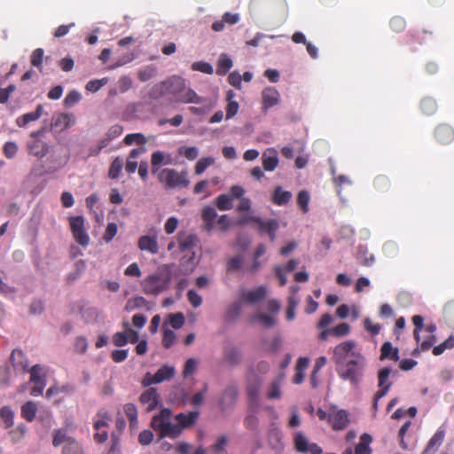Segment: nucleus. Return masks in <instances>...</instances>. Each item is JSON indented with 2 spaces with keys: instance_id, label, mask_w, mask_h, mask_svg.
I'll return each instance as SVG.
<instances>
[{
  "instance_id": "46",
  "label": "nucleus",
  "mask_w": 454,
  "mask_h": 454,
  "mask_svg": "<svg viewBox=\"0 0 454 454\" xmlns=\"http://www.w3.org/2000/svg\"><path fill=\"white\" fill-rule=\"evenodd\" d=\"M178 153L189 160H193L198 157L199 150L195 146H182L178 149Z\"/></svg>"
},
{
  "instance_id": "13",
  "label": "nucleus",
  "mask_w": 454,
  "mask_h": 454,
  "mask_svg": "<svg viewBox=\"0 0 454 454\" xmlns=\"http://www.w3.org/2000/svg\"><path fill=\"white\" fill-rule=\"evenodd\" d=\"M280 94L273 87H266L262 91V110L267 113L268 110L279 103Z\"/></svg>"
},
{
  "instance_id": "22",
  "label": "nucleus",
  "mask_w": 454,
  "mask_h": 454,
  "mask_svg": "<svg viewBox=\"0 0 454 454\" xmlns=\"http://www.w3.org/2000/svg\"><path fill=\"white\" fill-rule=\"evenodd\" d=\"M174 102L176 103H183V104H201L204 102V99L200 97L192 89L185 88L178 96L174 98Z\"/></svg>"
},
{
  "instance_id": "4",
  "label": "nucleus",
  "mask_w": 454,
  "mask_h": 454,
  "mask_svg": "<svg viewBox=\"0 0 454 454\" xmlns=\"http://www.w3.org/2000/svg\"><path fill=\"white\" fill-rule=\"evenodd\" d=\"M177 241L179 252L187 253L180 259V266L184 268L185 274H189L195 269V253L193 248L196 246L198 239L194 234L179 232Z\"/></svg>"
},
{
  "instance_id": "57",
  "label": "nucleus",
  "mask_w": 454,
  "mask_h": 454,
  "mask_svg": "<svg viewBox=\"0 0 454 454\" xmlns=\"http://www.w3.org/2000/svg\"><path fill=\"white\" fill-rule=\"evenodd\" d=\"M176 335L172 330L166 329L163 332V336H162L163 347L166 348H171L176 340Z\"/></svg>"
},
{
  "instance_id": "43",
  "label": "nucleus",
  "mask_w": 454,
  "mask_h": 454,
  "mask_svg": "<svg viewBox=\"0 0 454 454\" xmlns=\"http://www.w3.org/2000/svg\"><path fill=\"white\" fill-rule=\"evenodd\" d=\"M237 395H238V390L235 387L231 386V387H226L223 392V400L221 401L222 409L223 410L225 409L224 400H228L231 404H233L236 401Z\"/></svg>"
},
{
  "instance_id": "36",
  "label": "nucleus",
  "mask_w": 454,
  "mask_h": 454,
  "mask_svg": "<svg viewBox=\"0 0 454 454\" xmlns=\"http://www.w3.org/2000/svg\"><path fill=\"white\" fill-rule=\"evenodd\" d=\"M124 413L129 421L130 427H135L137 424V410L135 404L129 403L123 407Z\"/></svg>"
},
{
  "instance_id": "26",
  "label": "nucleus",
  "mask_w": 454,
  "mask_h": 454,
  "mask_svg": "<svg viewBox=\"0 0 454 454\" xmlns=\"http://www.w3.org/2000/svg\"><path fill=\"white\" fill-rule=\"evenodd\" d=\"M292 199V193L289 191H283L281 186H277L272 193L271 200L275 205H286Z\"/></svg>"
},
{
  "instance_id": "60",
  "label": "nucleus",
  "mask_w": 454,
  "mask_h": 454,
  "mask_svg": "<svg viewBox=\"0 0 454 454\" xmlns=\"http://www.w3.org/2000/svg\"><path fill=\"white\" fill-rule=\"evenodd\" d=\"M117 233V224L115 223H109L106 226L103 239L106 242H110Z\"/></svg>"
},
{
  "instance_id": "64",
  "label": "nucleus",
  "mask_w": 454,
  "mask_h": 454,
  "mask_svg": "<svg viewBox=\"0 0 454 454\" xmlns=\"http://www.w3.org/2000/svg\"><path fill=\"white\" fill-rule=\"evenodd\" d=\"M228 82L238 90H240L242 85V77L237 71L231 72L228 76Z\"/></svg>"
},
{
  "instance_id": "24",
  "label": "nucleus",
  "mask_w": 454,
  "mask_h": 454,
  "mask_svg": "<svg viewBox=\"0 0 454 454\" xmlns=\"http://www.w3.org/2000/svg\"><path fill=\"white\" fill-rule=\"evenodd\" d=\"M43 107L38 105L34 112L27 113L18 117L16 120L17 126L22 128L32 121H37L43 114Z\"/></svg>"
},
{
  "instance_id": "21",
  "label": "nucleus",
  "mask_w": 454,
  "mask_h": 454,
  "mask_svg": "<svg viewBox=\"0 0 454 454\" xmlns=\"http://www.w3.org/2000/svg\"><path fill=\"white\" fill-rule=\"evenodd\" d=\"M262 167L265 171H273L278 165V153L274 148L266 149L262 155Z\"/></svg>"
},
{
  "instance_id": "56",
  "label": "nucleus",
  "mask_w": 454,
  "mask_h": 454,
  "mask_svg": "<svg viewBox=\"0 0 454 454\" xmlns=\"http://www.w3.org/2000/svg\"><path fill=\"white\" fill-rule=\"evenodd\" d=\"M226 445L227 437L225 435H221L218 437L216 442L210 447V450L214 452V454H221L224 451Z\"/></svg>"
},
{
  "instance_id": "50",
  "label": "nucleus",
  "mask_w": 454,
  "mask_h": 454,
  "mask_svg": "<svg viewBox=\"0 0 454 454\" xmlns=\"http://www.w3.org/2000/svg\"><path fill=\"white\" fill-rule=\"evenodd\" d=\"M330 332H331V334L337 336V337L346 336L350 332V326L347 323H341V324L333 327L332 329H330Z\"/></svg>"
},
{
  "instance_id": "35",
  "label": "nucleus",
  "mask_w": 454,
  "mask_h": 454,
  "mask_svg": "<svg viewBox=\"0 0 454 454\" xmlns=\"http://www.w3.org/2000/svg\"><path fill=\"white\" fill-rule=\"evenodd\" d=\"M232 197L228 194H220L215 198V205L219 210H230L233 207Z\"/></svg>"
},
{
  "instance_id": "59",
  "label": "nucleus",
  "mask_w": 454,
  "mask_h": 454,
  "mask_svg": "<svg viewBox=\"0 0 454 454\" xmlns=\"http://www.w3.org/2000/svg\"><path fill=\"white\" fill-rule=\"evenodd\" d=\"M253 320L260 321L265 327H271L275 325L274 317L263 313H258L253 317Z\"/></svg>"
},
{
  "instance_id": "47",
  "label": "nucleus",
  "mask_w": 454,
  "mask_h": 454,
  "mask_svg": "<svg viewBox=\"0 0 454 454\" xmlns=\"http://www.w3.org/2000/svg\"><path fill=\"white\" fill-rule=\"evenodd\" d=\"M309 194L307 191L302 190L299 192L297 196V203L303 211L307 213L309 211Z\"/></svg>"
},
{
  "instance_id": "41",
  "label": "nucleus",
  "mask_w": 454,
  "mask_h": 454,
  "mask_svg": "<svg viewBox=\"0 0 454 454\" xmlns=\"http://www.w3.org/2000/svg\"><path fill=\"white\" fill-rule=\"evenodd\" d=\"M0 417L6 428L13 425L14 412L9 406H4L0 409Z\"/></svg>"
},
{
  "instance_id": "7",
  "label": "nucleus",
  "mask_w": 454,
  "mask_h": 454,
  "mask_svg": "<svg viewBox=\"0 0 454 454\" xmlns=\"http://www.w3.org/2000/svg\"><path fill=\"white\" fill-rule=\"evenodd\" d=\"M46 129L42 128L30 134L31 140L27 143V149L30 154L38 159L43 158L49 153V145L43 140Z\"/></svg>"
},
{
  "instance_id": "27",
  "label": "nucleus",
  "mask_w": 454,
  "mask_h": 454,
  "mask_svg": "<svg viewBox=\"0 0 454 454\" xmlns=\"http://www.w3.org/2000/svg\"><path fill=\"white\" fill-rule=\"evenodd\" d=\"M380 360L390 359L395 362L399 360V350L397 348H394L391 342H384L380 348Z\"/></svg>"
},
{
  "instance_id": "18",
  "label": "nucleus",
  "mask_w": 454,
  "mask_h": 454,
  "mask_svg": "<svg viewBox=\"0 0 454 454\" xmlns=\"http://www.w3.org/2000/svg\"><path fill=\"white\" fill-rule=\"evenodd\" d=\"M266 294L267 288L264 286H260L254 290H244L241 293V300L247 303L254 304L264 299Z\"/></svg>"
},
{
  "instance_id": "17",
  "label": "nucleus",
  "mask_w": 454,
  "mask_h": 454,
  "mask_svg": "<svg viewBox=\"0 0 454 454\" xmlns=\"http://www.w3.org/2000/svg\"><path fill=\"white\" fill-rule=\"evenodd\" d=\"M137 247L141 251L156 254L159 252L158 237L156 234L143 235L137 240Z\"/></svg>"
},
{
  "instance_id": "33",
  "label": "nucleus",
  "mask_w": 454,
  "mask_h": 454,
  "mask_svg": "<svg viewBox=\"0 0 454 454\" xmlns=\"http://www.w3.org/2000/svg\"><path fill=\"white\" fill-rule=\"evenodd\" d=\"M241 355L238 348L234 347L228 348L224 350L223 359L231 365H236L240 362Z\"/></svg>"
},
{
  "instance_id": "53",
  "label": "nucleus",
  "mask_w": 454,
  "mask_h": 454,
  "mask_svg": "<svg viewBox=\"0 0 454 454\" xmlns=\"http://www.w3.org/2000/svg\"><path fill=\"white\" fill-rule=\"evenodd\" d=\"M169 323L174 329H180L184 325V316L183 313L178 312L169 315Z\"/></svg>"
},
{
  "instance_id": "20",
  "label": "nucleus",
  "mask_w": 454,
  "mask_h": 454,
  "mask_svg": "<svg viewBox=\"0 0 454 454\" xmlns=\"http://www.w3.org/2000/svg\"><path fill=\"white\" fill-rule=\"evenodd\" d=\"M391 373L390 368L384 367L378 372V380L380 389L378 392V398L384 397L391 387L392 382L388 380Z\"/></svg>"
},
{
  "instance_id": "40",
  "label": "nucleus",
  "mask_w": 454,
  "mask_h": 454,
  "mask_svg": "<svg viewBox=\"0 0 454 454\" xmlns=\"http://www.w3.org/2000/svg\"><path fill=\"white\" fill-rule=\"evenodd\" d=\"M62 454H84L81 444L75 440H68L63 447Z\"/></svg>"
},
{
  "instance_id": "23",
  "label": "nucleus",
  "mask_w": 454,
  "mask_h": 454,
  "mask_svg": "<svg viewBox=\"0 0 454 454\" xmlns=\"http://www.w3.org/2000/svg\"><path fill=\"white\" fill-rule=\"evenodd\" d=\"M434 137L439 143L446 145L454 139V131L449 125L441 124L435 129Z\"/></svg>"
},
{
  "instance_id": "29",
  "label": "nucleus",
  "mask_w": 454,
  "mask_h": 454,
  "mask_svg": "<svg viewBox=\"0 0 454 454\" xmlns=\"http://www.w3.org/2000/svg\"><path fill=\"white\" fill-rule=\"evenodd\" d=\"M216 210L211 206H206L201 212L202 220L205 223V228L210 231L214 228V221L216 217Z\"/></svg>"
},
{
  "instance_id": "30",
  "label": "nucleus",
  "mask_w": 454,
  "mask_h": 454,
  "mask_svg": "<svg viewBox=\"0 0 454 454\" xmlns=\"http://www.w3.org/2000/svg\"><path fill=\"white\" fill-rule=\"evenodd\" d=\"M372 441V437L369 434H363L360 436L359 442L355 448V454H371L372 449L370 444Z\"/></svg>"
},
{
  "instance_id": "63",
  "label": "nucleus",
  "mask_w": 454,
  "mask_h": 454,
  "mask_svg": "<svg viewBox=\"0 0 454 454\" xmlns=\"http://www.w3.org/2000/svg\"><path fill=\"white\" fill-rule=\"evenodd\" d=\"M80 99H81L80 93L75 90H73L66 96V98L64 99V104L66 106L70 107V106L75 105L76 103H78L80 101Z\"/></svg>"
},
{
  "instance_id": "55",
  "label": "nucleus",
  "mask_w": 454,
  "mask_h": 454,
  "mask_svg": "<svg viewBox=\"0 0 454 454\" xmlns=\"http://www.w3.org/2000/svg\"><path fill=\"white\" fill-rule=\"evenodd\" d=\"M108 82V78L104 77L99 80H92L88 82L86 84V90L90 92H97L98 90H100L101 87L106 85Z\"/></svg>"
},
{
  "instance_id": "1",
  "label": "nucleus",
  "mask_w": 454,
  "mask_h": 454,
  "mask_svg": "<svg viewBox=\"0 0 454 454\" xmlns=\"http://www.w3.org/2000/svg\"><path fill=\"white\" fill-rule=\"evenodd\" d=\"M354 348L353 340L340 343L333 349V360L340 378L357 387L364 378L366 359L361 353L354 351Z\"/></svg>"
},
{
  "instance_id": "39",
  "label": "nucleus",
  "mask_w": 454,
  "mask_h": 454,
  "mask_svg": "<svg viewBox=\"0 0 454 454\" xmlns=\"http://www.w3.org/2000/svg\"><path fill=\"white\" fill-rule=\"evenodd\" d=\"M123 168V160L121 157H116L111 163L108 176L111 179H116L119 177L120 173Z\"/></svg>"
},
{
  "instance_id": "45",
  "label": "nucleus",
  "mask_w": 454,
  "mask_h": 454,
  "mask_svg": "<svg viewBox=\"0 0 454 454\" xmlns=\"http://www.w3.org/2000/svg\"><path fill=\"white\" fill-rule=\"evenodd\" d=\"M373 185L380 192H387L390 187V181L387 176L380 175L375 177Z\"/></svg>"
},
{
  "instance_id": "49",
  "label": "nucleus",
  "mask_w": 454,
  "mask_h": 454,
  "mask_svg": "<svg viewBox=\"0 0 454 454\" xmlns=\"http://www.w3.org/2000/svg\"><path fill=\"white\" fill-rule=\"evenodd\" d=\"M124 143L129 145H132L133 143L144 145L146 143V139L143 134L134 133L127 135L124 138Z\"/></svg>"
},
{
  "instance_id": "61",
  "label": "nucleus",
  "mask_w": 454,
  "mask_h": 454,
  "mask_svg": "<svg viewBox=\"0 0 454 454\" xmlns=\"http://www.w3.org/2000/svg\"><path fill=\"white\" fill-rule=\"evenodd\" d=\"M364 329L372 335L375 336L380 333L381 326L380 324H374L370 318H365L364 321Z\"/></svg>"
},
{
  "instance_id": "15",
  "label": "nucleus",
  "mask_w": 454,
  "mask_h": 454,
  "mask_svg": "<svg viewBox=\"0 0 454 454\" xmlns=\"http://www.w3.org/2000/svg\"><path fill=\"white\" fill-rule=\"evenodd\" d=\"M248 222H254L258 225V229L261 232H276L279 227L278 222L275 219L268 220L264 222L261 217L258 216H250L244 218L239 221V223H245Z\"/></svg>"
},
{
  "instance_id": "10",
  "label": "nucleus",
  "mask_w": 454,
  "mask_h": 454,
  "mask_svg": "<svg viewBox=\"0 0 454 454\" xmlns=\"http://www.w3.org/2000/svg\"><path fill=\"white\" fill-rule=\"evenodd\" d=\"M294 448L298 452L309 454H322V448L315 442H309L307 437L298 432L294 437Z\"/></svg>"
},
{
  "instance_id": "2",
  "label": "nucleus",
  "mask_w": 454,
  "mask_h": 454,
  "mask_svg": "<svg viewBox=\"0 0 454 454\" xmlns=\"http://www.w3.org/2000/svg\"><path fill=\"white\" fill-rule=\"evenodd\" d=\"M171 411L164 408L152 419L151 427L159 433L160 438L168 437L176 439L179 437L184 429L190 428L196 424L200 412L192 411L187 413H178L175 416L176 424L171 422Z\"/></svg>"
},
{
  "instance_id": "16",
  "label": "nucleus",
  "mask_w": 454,
  "mask_h": 454,
  "mask_svg": "<svg viewBox=\"0 0 454 454\" xmlns=\"http://www.w3.org/2000/svg\"><path fill=\"white\" fill-rule=\"evenodd\" d=\"M11 364L15 372L22 373L28 372L29 361L20 349H14L10 357Z\"/></svg>"
},
{
  "instance_id": "25",
  "label": "nucleus",
  "mask_w": 454,
  "mask_h": 454,
  "mask_svg": "<svg viewBox=\"0 0 454 454\" xmlns=\"http://www.w3.org/2000/svg\"><path fill=\"white\" fill-rule=\"evenodd\" d=\"M433 32L427 29L415 30L407 35V43H419L423 44L431 38Z\"/></svg>"
},
{
  "instance_id": "5",
  "label": "nucleus",
  "mask_w": 454,
  "mask_h": 454,
  "mask_svg": "<svg viewBox=\"0 0 454 454\" xmlns=\"http://www.w3.org/2000/svg\"><path fill=\"white\" fill-rule=\"evenodd\" d=\"M185 81L179 76H172L160 83L155 84L150 96L153 98H158L165 94H171L176 98L184 89Z\"/></svg>"
},
{
  "instance_id": "52",
  "label": "nucleus",
  "mask_w": 454,
  "mask_h": 454,
  "mask_svg": "<svg viewBox=\"0 0 454 454\" xmlns=\"http://www.w3.org/2000/svg\"><path fill=\"white\" fill-rule=\"evenodd\" d=\"M405 27V20L400 16H395L390 20V27L395 33L403 31Z\"/></svg>"
},
{
  "instance_id": "32",
  "label": "nucleus",
  "mask_w": 454,
  "mask_h": 454,
  "mask_svg": "<svg viewBox=\"0 0 454 454\" xmlns=\"http://www.w3.org/2000/svg\"><path fill=\"white\" fill-rule=\"evenodd\" d=\"M37 406L35 402H26L20 409L21 417L27 422H32L36 415Z\"/></svg>"
},
{
  "instance_id": "34",
  "label": "nucleus",
  "mask_w": 454,
  "mask_h": 454,
  "mask_svg": "<svg viewBox=\"0 0 454 454\" xmlns=\"http://www.w3.org/2000/svg\"><path fill=\"white\" fill-rule=\"evenodd\" d=\"M231 67L232 60L226 54H221L217 62L216 74L224 75Z\"/></svg>"
},
{
  "instance_id": "28",
  "label": "nucleus",
  "mask_w": 454,
  "mask_h": 454,
  "mask_svg": "<svg viewBox=\"0 0 454 454\" xmlns=\"http://www.w3.org/2000/svg\"><path fill=\"white\" fill-rule=\"evenodd\" d=\"M176 370L174 366L164 364L154 373V376L156 382L159 384L165 380H170L174 378Z\"/></svg>"
},
{
  "instance_id": "3",
  "label": "nucleus",
  "mask_w": 454,
  "mask_h": 454,
  "mask_svg": "<svg viewBox=\"0 0 454 454\" xmlns=\"http://www.w3.org/2000/svg\"><path fill=\"white\" fill-rule=\"evenodd\" d=\"M173 265H163L158 272L147 276L143 283V291L146 294L158 295L167 290L172 279Z\"/></svg>"
},
{
  "instance_id": "6",
  "label": "nucleus",
  "mask_w": 454,
  "mask_h": 454,
  "mask_svg": "<svg viewBox=\"0 0 454 454\" xmlns=\"http://www.w3.org/2000/svg\"><path fill=\"white\" fill-rule=\"evenodd\" d=\"M158 179L167 189L187 187L190 184L185 171L179 173L174 168L160 169L158 172Z\"/></svg>"
},
{
  "instance_id": "19",
  "label": "nucleus",
  "mask_w": 454,
  "mask_h": 454,
  "mask_svg": "<svg viewBox=\"0 0 454 454\" xmlns=\"http://www.w3.org/2000/svg\"><path fill=\"white\" fill-rule=\"evenodd\" d=\"M445 438V430L440 427L429 439L421 454H435Z\"/></svg>"
},
{
  "instance_id": "48",
  "label": "nucleus",
  "mask_w": 454,
  "mask_h": 454,
  "mask_svg": "<svg viewBox=\"0 0 454 454\" xmlns=\"http://www.w3.org/2000/svg\"><path fill=\"white\" fill-rule=\"evenodd\" d=\"M192 69L193 71H199L207 74H212L214 72L212 66L205 61H197L192 63Z\"/></svg>"
},
{
  "instance_id": "58",
  "label": "nucleus",
  "mask_w": 454,
  "mask_h": 454,
  "mask_svg": "<svg viewBox=\"0 0 454 454\" xmlns=\"http://www.w3.org/2000/svg\"><path fill=\"white\" fill-rule=\"evenodd\" d=\"M44 51L42 48L35 49L30 57L32 66L39 67L42 66Z\"/></svg>"
},
{
  "instance_id": "37",
  "label": "nucleus",
  "mask_w": 454,
  "mask_h": 454,
  "mask_svg": "<svg viewBox=\"0 0 454 454\" xmlns=\"http://www.w3.org/2000/svg\"><path fill=\"white\" fill-rule=\"evenodd\" d=\"M148 301L142 296H136L128 300L125 305V310L132 311L137 309L147 307Z\"/></svg>"
},
{
  "instance_id": "44",
  "label": "nucleus",
  "mask_w": 454,
  "mask_h": 454,
  "mask_svg": "<svg viewBox=\"0 0 454 454\" xmlns=\"http://www.w3.org/2000/svg\"><path fill=\"white\" fill-rule=\"evenodd\" d=\"M68 440H74V438L68 437L66 430L59 429L54 432L52 444L54 447H58L62 443L67 444Z\"/></svg>"
},
{
  "instance_id": "31",
  "label": "nucleus",
  "mask_w": 454,
  "mask_h": 454,
  "mask_svg": "<svg viewBox=\"0 0 454 454\" xmlns=\"http://www.w3.org/2000/svg\"><path fill=\"white\" fill-rule=\"evenodd\" d=\"M235 92L231 90L227 91L226 100L228 102L226 106V119H231L234 117L239 108V103L234 100L235 98Z\"/></svg>"
},
{
  "instance_id": "11",
  "label": "nucleus",
  "mask_w": 454,
  "mask_h": 454,
  "mask_svg": "<svg viewBox=\"0 0 454 454\" xmlns=\"http://www.w3.org/2000/svg\"><path fill=\"white\" fill-rule=\"evenodd\" d=\"M139 403L145 407L147 412L157 408L160 403V395L155 387H148L139 396Z\"/></svg>"
},
{
  "instance_id": "9",
  "label": "nucleus",
  "mask_w": 454,
  "mask_h": 454,
  "mask_svg": "<svg viewBox=\"0 0 454 454\" xmlns=\"http://www.w3.org/2000/svg\"><path fill=\"white\" fill-rule=\"evenodd\" d=\"M30 374L29 382L34 384L30 390V395L38 396L43 395V389L46 386V373L41 364L33 365L28 372Z\"/></svg>"
},
{
  "instance_id": "51",
  "label": "nucleus",
  "mask_w": 454,
  "mask_h": 454,
  "mask_svg": "<svg viewBox=\"0 0 454 454\" xmlns=\"http://www.w3.org/2000/svg\"><path fill=\"white\" fill-rule=\"evenodd\" d=\"M412 323L415 326L414 338H415L416 341L419 343L420 340L419 332L424 327V318L419 315H415L412 317Z\"/></svg>"
},
{
  "instance_id": "38",
  "label": "nucleus",
  "mask_w": 454,
  "mask_h": 454,
  "mask_svg": "<svg viewBox=\"0 0 454 454\" xmlns=\"http://www.w3.org/2000/svg\"><path fill=\"white\" fill-rule=\"evenodd\" d=\"M165 163V164H170L171 163V159L170 157H168V160L165 161V154L164 153H162L161 151H156L154 153H153L152 154V158H151V163H152V166H153V173L155 174L160 171L156 167L159 166L160 164L161 163Z\"/></svg>"
},
{
  "instance_id": "8",
  "label": "nucleus",
  "mask_w": 454,
  "mask_h": 454,
  "mask_svg": "<svg viewBox=\"0 0 454 454\" xmlns=\"http://www.w3.org/2000/svg\"><path fill=\"white\" fill-rule=\"evenodd\" d=\"M68 220L74 239L82 247H88L90 244V236L84 227L83 216H71Z\"/></svg>"
},
{
  "instance_id": "54",
  "label": "nucleus",
  "mask_w": 454,
  "mask_h": 454,
  "mask_svg": "<svg viewBox=\"0 0 454 454\" xmlns=\"http://www.w3.org/2000/svg\"><path fill=\"white\" fill-rule=\"evenodd\" d=\"M243 257L241 255H236L231 258L227 262V271H236L242 268Z\"/></svg>"
},
{
  "instance_id": "12",
  "label": "nucleus",
  "mask_w": 454,
  "mask_h": 454,
  "mask_svg": "<svg viewBox=\"0 0 454 454\" xmlns=\"http://www.w3.org/2000/svg\"><path fill=\"white\" fill-rule=\"evenodd\" d=\"M328 422L333 430H344L349 423L348 413L345 410L333 411L329 414Z\"/></svg>"
},
{
  "instance_id": "42",
  "label": "nucleus",
  "mask_w": 454,
  "mask_h": 454,
  "mask_svg": "<svg viewBox=\"0 0 454 454\" xmlns=\"http://www.w3.org/2000/svg\"><path fill=\"white\" fill-rule=\"evenodd\" d=\"M215 163L213 157H204L200 159L194 168L196 175H201L209 166Z\"/></svg>"
},
{
  "instance_id": "14",
  "label": "nucleus",
  "mask_w": 454,
  "mask_h": 454,
  "mask_svg": "<svg viewBox=\"0 0 454 454\" xmlns=\"http://www.w3.org/2000/svg\"><path fill=\"white\" fill-rule=\"evenodd\" d=\"M74 124V117L71 114H54L51 118V129L61 132L68 128H70L72 125Z\"/></svg>"
},
{
  "instance_id": "62",
  "label": "nucleus",
  "mask_w": 454,
  "mask_h": 454,
  "mask_svg": "<svg viewBox=\"0 0 454 454\" xmlns=\"http://www.w3.org/2000/svg\"><path fill=\"white\" fill-rule=\"evenodd\" d=\"M98 419L94 421V429L98 431L101 427H107L108 426V420L109 417L106 414V412L101 413L98 412L97 414Z\"/></svg>"
}]
</instances>
